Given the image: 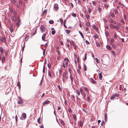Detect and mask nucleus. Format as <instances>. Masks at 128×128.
<instances>
[{
  "label": "nucleus",
  "instance_id": "obj_1",
  "mask_svg": "<svg viewBox=\"0 0 128 128\" xmlns=\"http://www.w3.org/2000/svg\"><path fill=\"white\" fill-rule=\"evenodd\" d=\"M67 78L66 72H64L63 74L62 77V79L63 82L67 80Z\"/></svg>",
  "mask_w": 128,
  "mask_h": 128
},
{
  "label": "nucleus",
  "instance_id": "obj_2",
  "mask_svg": "<svg viewBox=\"0 0 128 128\" xmlns=\"http://www.w3.org/2000/svg\"><path fill=\"white\" fill-rule=\"evenodd\" d=\"M118 94H116L112 96L110 98L111 100H114L116 99H118Z\"/></svg>",
  "mask_w": 128,
  "mask_h": 128
},
{
  "label": "nucleus",
  "instance_id": "obj_3",
  "mask_svg": "<svg viewBox=\"0 0 128 128\" xmlns=\"http://www.w3.org/2000/svg\"><path fill=\"white\" fill-rule=\"evenodd\" d=\"M26 113H23L21 117H20V118L21 120H25L26 118Z\"/></svg>",
  "mask_w": 128,
  "mask_h": 128
},
{
  "label": "nucleus",
  "instance_id": "obj_4",
  "mask_svg": "<svg viewBox=\"0 0 128 128\" xmlns=\"http://www.w3.org/2000/svg\"><path fill=\"white\" fill-rule=\"evenodd\" d=\"M40 29L42 32H44L45 30V27L44 25L41 26L40 27Z\"/></svg>",
  "mask_w": 128,
  "mask_h": 128
},
{
  "label": "nucleus",
  "instance_id": "obj_5",
  "mask_svg": "<svg viewBox=\"0 0 128 128\" xmlns=\"http://www.w3.org/2000/svg\"><path fill=\"white\" fill-rule=\"evenodd\" d=\"M1 42H2L5 43L6 42V38L4 37H1L0 38Z\"/></svg>",
  "mask_w": 128,
  "mask_h": 128
},
{
  "label": "nucleus",
  "instance_id": "obj_6",
  "mask_svg": "<svg viewBox=\"0 0 128 128\" xmlns=\"http://www.w3.org/2000/svg\"><path fill=\"white\" fill-rule=\"evenodd\" d=\"M64 61L65 62V64L66 66H68V62L69 61V60L68 58H65Z\"/></svg>",
  "mask_w": 128,
  "mask_h": 128
},
{
  "label": "nucleus",
  "instance_id": "obj_7",
  "mask_svg": "<svg viewBox=\"0 0 128 128\" xmlns=\"http://www.w3.org/2000/svg\"><path fill=\"white\" fill-rule=\"evenodd\" d=\"M50 102L49 101L46 100L42 104L44 106L46 104H49L50 103Z\"/></svg>",
  "mask_w": 128,
  "mask_h": 128
},
{
  "label": "nucleus",
  "instance_id": "obj_8",
  "mask_svg": "<svg viewBox=\"0 0 128 128\" xmlns=\"http://www.w3.org/2000/svg\"><path fill=\"white\" fill-rule=\"evenodd\" d=\"M19 100L18 102V103L19 104H23V102L22 100L20 98H18Z\"/></svg>",
  "mask_w": 128,
  "mask_h": 128
},
{
  "label": "nucleus",
  "instance_id": "obj_9",
  "mask_svg": "<svg viewBox=\"0 0 128 128\" xmlns=\"http://www.w3.org/2000/svg\"><path fill=\"white\" fill-rule=\"evenodd\" d=\"M54 9L56 10H57L58 8V5L57 4H56L54 5Z\"/></svg>",
  "mask_w": 128,
  "mask_h": 128
},
{
  "label": "nucleus",
  "instance_id": "obj_10",
  "mask_svg": "<svg viewBox=\"0 0 128 128\" xmlns=\"http://www.w3.org/2000/svg\"><path fill=\"white\" fill-rule=\"evenodd\" d=\"M46 36V34H44L42 35V40L44 41H45V37Z\"/></svg>",
  "mask_w": 128,
  "mask_h": 128
},
{
  "label": "nucleus",
  "instance_id": "obj_11",
  "mask_svg": "<svg viewBox=\"0 0 128 128\" xmlns=\"http://www.w3.org/2000/svg\"><path fill=\"white\" fill-rule=\"evenodd\" d=\"M3 50H4L3 48L2 47H0V52L1 53V54H2L3 53V52H4Z\"/></svg>",
  "mask_w": 128,
  "mask_h": 128
},
{
  "label": "nucleus",
  "instance_id": "obj_12",
  "mask_svg": "<svg viewBox=\"0 0 128 128\" xmlns=\"http://www.w3.org/2000/svg\"><path fill=\"white\" fill-rule=\"evenodd\" d=\"M99 78L100 80H102V72L99 74Z\"/></svg>",
  "mask_w": 128,
  "mask_h": 128
},
{
  "label": "nucleus",
  "instance_id": "obj_13",
  "mask_svg": "<svg viewBox=\"0 0 128 128\" xmlns=\"http://www.w3.org/2000/svg\"><path fill=\"white\" fill-rule=\"evenodd\" d=\"M29 38V36L28 35H27L26 36L25 38H24V40H26V41H27Z\"/></svg>",
  "mask_w": 128,
  "mask_h": 128
},
{
  "label": "nucleus",
  "instance_id": "obj_14",
  "mask_svg": "<svg viewBox=\"0 0 128 128\" xmlns=\"http://www.w3.org/2000/svg\"><path fill=\"white\" fill-rule=\"evenodd\" d=\"M5 61V59L4 56L2 58V63H3Z\"/></svg>",
  "mask_w": 128,
  "mask_h": 128
},
{
  "label": "nucleus",
  "instance_id": "obj_15",
  "mask_svg": "<svg viewBox=\"0 0 128 128\" xmlns=\"http://www.w3.org/2000/svg\"><path fill=\"white\" fill-rule=\"evenodd\" d=\"M114 42V40L113 38H111L110 39V44H112V43H113Z\"/></svg>",
  "mask_w": 128,
  "mask_h": 128
},
{
  "label": "nucleus",
  "instance_id": "obj_16",
  "mask_svg": "<svg viewBox=\"0 0 128 128\" xmlns=\"http://www.w3.org/2000/svg\"><path fill=\"white\" fill-rule=\"evenodd\" d=\"M98 10L99 13H101L102 12V8H98Z\"/></svg>",
  "mask_w": 128,
  "mask_h": 128
},
{
  "label": "nucleus",
  "instance_id": "obj_17",
  "mask_svg": "<svg viewBox=\"0 0 128 128\" xmlns=\"http://www.w3.org/2000/svg\"><path fill=\"white\" fill-rule=\"evenodd\" d=\"M67 34H69L70 32V30H65Z\"/></svg>",
  "mask_w": 128,
  "mask_h": 128
},
{
  "label": "nucleus",
  "instance_id": "obj_18",
  "mask_svg": "<svg viewBox=\"0 0 128 128\" xmlns=\"http://www.w3.org/2000/svg\"><path fill=\"white\" fill-rule=\"evenodd\" d=\"M41 118L40 117L37 120V122L39 124L41 123L40 121Z\"/></svg>",
  "mask_w": 128,
  "mask_h": 128
},
{
  "label": "nucleus",
  "instance_id": "obj_19",
  "mask_svg": "<svg viewBox=\"0 0 128 128\" xmlns=\"http://www.w3.org/2000/svg\"><path fill=\"white\" fill-rule=\"evenodd\" d=\"M47 11V10H44L43 11V12H42V14L43 15H44L45 14H46Z\"/></svg>",
  "mask_w": 128,
  "mask_h": 128
},
{
  "label": "nucleus",
  "instance_id": "obj_20",
  "mask_svg": "<svg viewBox=\"0 0 128 128\" xmlns=\"http://www.w3.org/2000/svg\"><path fill=\"white\" fill-rule=\"evenodd\" d=\"M106 47L107 49H108V50H110L111 49V47L110 46L108 45H107L106 46Z\"/></svg>",
  "mask_w": 128,
  "mask_h": 128
},
{
  "label": "nucleus",
  "instance_id": "obj_21",
  "mask_svg": "<svg viewBox=\"0 0 128 128\" xmlns=\"http://www.w3.org/2000/svg\"><path fill=\"white\" fill-rule=\"evenodd\" d=\"M76 94H77L78 95V96H79L80 95V92L79 90H76Z\"/></svg>",
  "mask_w": 128,
  "mask_h": 128
},
{
  "label": "nucleus",
  "instance_id": "obj_22",
  "mask_svg": "<svg viewBox=\"0 0 128 128\" xmlns=\"http://www.w3.org/2000/svg\"><path fill=\"white\" fill-rule=\"evenodd\" d=\"M13 19L14 22H16V17L15 16H13Z\"/></svg>",
  "mask_w": 128,
  "mask_h": 128
},
{
  "label": "nucleus",
  "instance_id": "obj_23",
  "mask_svg": "<svg viewBox=\"0 0 128 128\" xmlns=\"http://www.w3.org/2000/svg\"><path fill=\"white\" fill-rule=\"evenodd\" d=\"M91 81L93 84H95L96 82L94 81L92 78H91Z\"/></svg>",
  "mask_w": 128,
  "mask_h": 128
},
{
  "label": "nucleus",
  "instance_id": "obj_24",
  "mask_svg": "<svg viewBox=\"0 0 128 128\" xmlns=\"http://www.w3.org/2000/svg\"><path fill=\"white\" fill-rule=\"evenodd\" d=\"M109 34V33L108 31L106 32H105V35L106 36V37H107Z\"/></svg>",
  "mask_w": 128,
  "mask_h": 128
},
{
  "label": "nucleus",
  "instance_id": "obj_25",
  "mask_svg": "<svg viewBox=\"0 0 128 128\" xmlns=\"http://www.w3.org/2000/svg\"><path fill=\"white\" fill-rule=\"evenodd\" d=\"M79 33L80 34V35L83 38H84V37L83 35V34L81 32H80V31H79Z\"/></svg>",
  "mask_w": 128,
  "mask_h": 128
},
{
  "label": "nucleus",
  "instance_id": "obj_26",
  "mask_svg": "<svg viewBox=\"0 0 128 128\" xmlns=\"http://www.w3.org/2000/svg\"><path fill=\"white\" fill-rule=\"evenodd\" d=\"M94 38L96 39H97L98 38V36L97 34H95L94 36Z\"/></svg>",
  "mask_w": 128,
  "mask_h": 128
},
{
  "label": "nucleus",
  "instance_id": "obj_27",
  "mask_svg": "<svg viewBox=\"0 0 128 128\" xmlns=\"http://www.w3.org/2000/svg\"><path fill=\"white\" fill-rule=\"evenodd\" d=\"M84 89L87 92H89V90H88V89L87 88H86V87H84Z\"/></svg>",
  "mask_w": 128,
  "mask_h": 128
},
{
  "label": "nucleus",
  "instance_id": "obj_28",
  "mask_svg": "<svg viewBox=\"0 0 128 128\" xmlns=\"http://www.w3.org/2000/svg\"><path fill=\"white\" fill-rule=\"evenodd\" d=\"M86 17L87 19H89L90 18V16L88 14H86Z\"/></svg>",
  "mask_w": 128,
  "mask_h": 128
},
{
  "label": "nucleus",
  "instance_id": "obj_29",
  "mask_svg": "<svg viewBox=\"0 0 128 128\" xmlns=\"http://www.w3.org/2000/svg\"><path fill=\"white\" fill-rule=\"evenodd\" d=\"M79 124L80 126L82 127V121H80V122Z\"/></svg>",
  "mask_w": 128,
  "mask_h": 128
},
{
  "label": "nucleus",
  "instance_id": "obj_30",
  "mask_svg": "<svg viewBox=\"0 0 128 128\" xmlns=\"http://www.w3.org/2000/svg\"><path fill=\"white\" fill-rule=\"evenodd\" d=\"M80 92L81 94H83L84 92H83V91L82 90L81 88H80Z\"/></svg>",
  "mask_w": 128,
  "mask_h": 128
},
{
  "label": "nucleus",
  "instance_id": "obj_31",
  "mask_svg": "<svg viewBox=\"0 0 128 128\" xmlns=\"http://www.w3.org/2000/svg\"><path fill=\"white\" fill-rule=\"evenodd\" d=\"M86 53L84 55V57L83 58V59L84 60H85L86 59Z\"/></svg>",
  "mask_w": 128,
  "mask_h": 128
},
{
  "label": "nucleus",
  "instance_id": "obj_32",
  "mask_svg": "<svg viewBox=\"0 0 128 128\" xmlns=\"http://www.w3.org/2000/svg\"><path fill=\"white\" fill-rule=\"evenodd\" d=\"M70 43L72 45L74 46V42L73 41H70Z\"/></svg>",
  "mask_w": 128,
  "mask_h": 128
},
{
  "label": "nucleus",
  "instance_id": "obj_33",
  "mask_svg": "<svg viewBox=\"0 0 128 128\" xmlns=\"http://www.w3.org/2000/svg\"><path fill=\"white\" fill-rule=\"evenodd\" d=\"M49 22L50 24H52L54 23V21L52 20H51L49 21Z\"/></svg>",
  "mask_w": 128,
  "mask_h": 128
},
{
  "label": "nucleus",
  "instance_id": "obj_34",
  "mask_svg": "<svg viewBox=\"0 0 128 128\" xmlns=\"http://www.w3.org/2000/svg\"><path fill=\"white\" fill-rule=\"evenodd\" d=\"M72 15L74 17H76V14L75 13H72Z\"/></svg>",
  "mask_w": 128,
  "mask_h": 128
},
{
  "label": "nucleus",
  "instance_id": "obj_35",
  "mask_svg": "<svg viewBox=\"0 0 128 128\" xmlns=\"http://www.w3.org/2000/svg\"><path fill=\"white\" fill-rule=\"evenodd\" d=\"M10 30L11 32H12L13 30V29L12 27H10Z\"/></svg>",
  "mask_w": 128,
  "mask_h": 128
},
{
  "label": "nucleus",
  "instance_id": "obj_36",
  "mask_svg": "<svg viewBox=\"0 0 128 128\" xmlns=\"http://www.w3.org/2000/svg\"><path fill=\"white\" fill-rule=\"evenodd\" d=\"M73 118L74 119V120H76V116L75 114H73Z\"/></svg>",
  "mask_w": 128,
  "mask_h": 128
},
{
  "label": "nucleus",
  "instance_id": "obj_37",
  "mask_svg": "<svg viewBox=\"0 0 128 128\" xmlns=\"http://www.w3.org/2000/svg\"><path fill=\"white\" fill-rule=\"evenodd\" d=\"M17 20H18V22L17 23H18L20 24V20L19 19V17H18L16 18Z\"/></svg>",
  "mask_w": 128,
  "mask_h": 128
},
{
  "label": "nucleus",
  "instance_id": "obj_38",
  "mask_svg": "<svg viewBox=\"0 0 128 128\" xmlns=\"http://www.w3.org/2000/svg\"><path fill=\"white\" fill-rule=\"evenodd\" d=\"M82 96L84 98H85L86 97V94L84 92L83 94H82Z\"/></svg>",
  "mask_w": 128,
  "mask_h": 128
},
{
  "label": "nucleus",
  "instance_id": "obj_39",
  "mask_svg": "<svg viewBox=\"0 0 128 128\" xmlns=\"http://www.w3.org/2000/svg\"><path fill=\"white\" fill-rule=\"evenodd\" d=\"M60 122L63 125H64V122L62 120H60Z\"/></svg>",
  "mask_w": 128,
  "mask_h": 128
},
{
  "label": "nucleus",
  "instance_id": "obj_40",
  "mask_svg": "<svg viewBox=\"0 0 128 128\" xmlns=\"http://www.w3.org/2000/svg\"><path fill=\"white\" fill-rule=\"evenodd\" d=\"M114 28H115V29H116V30H118V26H114Z\"/></svg>",
  "mask_w": 128,
  "mask_h": 128
},
{
  "label": "nucleus",
  "instance_id": "obj_41",
  "mask_svg": "<svg viewBox=\"0 0 128 128\" xmlns=\"http://www.w3.org/2000/svg\"><path fill=\"white\" fill-rule=\"evenodd\" d=\"M95 60H96V63L98 64V63L99 62V61L98 60V59L97 58H95Z\"/></svg>",
  "mask_w": 128,
  "mask_h": 128
},
{
  "label": "nucleus",
  "instance_id": "obj_42",
  "mask_svg": "<svg viewBox=\"0 0 128 128\" xmlns=\"http://www.w3.org/2000/svg\"><path fill=\"white\" fill-rule=\"evenodd\" d=\"M110 27H111V28H114V26L112 25V24H110Z\"/></svg>",
  "mask_w": 128,
  "mask_h": 128
},
{
  "label": "nucleus",
  "instance_id": "obj_43",
  "mask_svg": "<svg viewBox=\"0 0 128 128\" xmlns=\"http://www.w3.org/2000/svg\"><path fill=\"white\" fill-rule=\"evenodd\" d=\"M48 74L49 76H50V77H51L52 76V74L49 71H48Z\"/></svg>",
  "mask_w": 128,
  "mask_h": 128
},
{
  "label": "nucleus",
  "instance_id": "obj_44",
  "mask_svg": "<svg viewBox=\"0 0 128 128\" xmlns=\"http://www.w3.org/2000/svg\"><path fill=\"white\" fill-rule=\"evenodd\" d=\"M59 20H60V22L61 23V24H62V22H63V20H62V19L61 18H60L59 19Z\"/></svg>",
  "mask_w": 128,
  "mask_h": 128
},
{
  "label": "nucleus",
  "instance_id": "obj_45",
  "mask_svg": "<svg viewBox=\"0 0 128 128\" xmlns=\"http://www.w3.org/2000/svg\"><path fill=\"white\" fill-rule=\"evenodd\" d=\"M84 70L85 71L86 69V66L85 64H84Z\"/></svg>",
  "mask_w": 128,
  "mask_h": 128
},
{
  "label": "nucleus",
  "instance_id": "obj_46",
  "mask_svg": "<svg viewBox=\"0 0 128 128\" xmlns=\"http://www.w3.org/2000/svg\"><path fill=\"white\" fill-rule=\"evenodd\" d=\"M55 33V32L54 30H52V34H54Z\"/></svg>",
  "mask_w": 128,
  "mask_h": 128
},
{
  "label": "nucleus",
  "instance_id": "obj_47",
  "mask_svg": "<svg viewBox=\"0 0 128 128\" xmlns=\"http://www.w3.org/2000/svg\"><path fill=\"white\" fill-rule=\"evenodd\" d=\"M17 85L20 88V83L19 82H18L17 83Z\"/></svg>",
  "mask_w": 128,
  "mask_h": 128
},
{
  "label": "nucleus",
  "instance_id": "obj_48",
  "mask_svg": "<svg viewBox=\"0 0 128 128\" xmlns=\"http://www.w3.org/2000/svg\"><path fill=\"white\" fill-rule=\"evenodd\" d=\"M16 24L17 26V28L20 26V24L18 23H16Z\"/></svg>",
  "mask_w": 128,
  "mask_h": 128
},
{
  "label": "nucleus",
  "instance_id": "obj_49",
  "mask_svg": "<svg viewBox=\"0 0 128 128\" xmlns=\"http://www.w3.org/2000/svg\"><path fill=\"white\" fill-rule=\"evenodd\" d=\"M47 66H48V67L49 68H50L51 67V65L50 64H47Z\"/></svg>",
  "mask_w": 128,
  "mask_h": 128
},
{
  "label": "nucleus",
  "instance_id": "obj_50",
  "mask_svg": "<svg viewBox=\"0 0 128 128\" xmlns=\"http://www.w3.org/2000/svg\"><path fill=\"white\" fill-rule=\"evenodd\" d=\"M11 1L12 2L13 4H14L16 2V1L15 0H11Z\"/></svg>",
  "mask_w": 128,
  "mask_h": 128
},
{
  "label": "nucleus",
  "instance_id": "obj_51",
  "mask_svg": "<svg viewBox=\"0 0 128 128\" xmlns=\"http://www.w3.org/2000/svg\"><path fill=\"white\" fill-rule=\"evenodd\" d=\"M88 11L89 13H90L91 12V10L90 8H88Z\"/></svg>",
  "mask_w": 128,
  "mask_h": 128
},
{
  "label": "nucleus",
  "instance_id": "obj_52",
  "mask_svg": "<svg viewBox=\"0 0 128 128\" xmlns=\"http://www.w3.org/2000/svg\"><path fill=\"white\" fill-rule=\"evenodd\" d=\"M86 26H89L90 25V23L89 22H88L86 23Z\"/></svg>",
  "mask_w": 128,
  "mask_h": 128
},
{
  "label": "nucleus",
  "instance_id": "obj_53",
  "mask_svg": "<svg viewBox=\"0 0 128 128\" xmlns=\"http://www.w3.org/2000/svg\"><path fill=\"white\" fill-rule=\"evenodd\" d=\"M111 16L112 18H114V15L113 13L111 14Z\"/></svg>",
  "mask_w": 128,
  "mask_h": 128
},
{
  "label": "nucleus",
  "instance_id": "obj_54",
  "mask_svg": "<svg viewBox=\"0 0 128 128\" xmlns=\"http://www.w3.org/2000/svg\"><path fill=\"white\" fill-rule=\"evenodd\" d=\"M92 3L94 5L96 6V2L95 1H92Z\"/></svg>",
  "mask_w": 128,
  "mask_h": 128
},
{
  "label": "nucleus",
  "instance_id": "obj_55",
  "mask_svg": "<svg viewBox=\"0 0 128 128\" xmlns=\"http://www.w3.org/2000/svg\"><path fill=\"white\" fill-rule=\"evenodd\" d=\"M114 38L116 39L117 38L116 35L115 34H114Z\"/></svg>",
  "mask_w": 128,
  "mask_h": 128
},
{
  "label": "nucleus",
  "instance_id": "obj_56",
  "mask_svg": "<svg viewBox=\"0 0 128 128\" xmlns=\"http://www.w3.org/2000/svg\"><path fill=\"white\" fill-rule=\"evenodd\" d=\"M114 12L115 13H116V14H117L118 13V10L116 9H115L114 10Z\"/></svg>",
  "mask_w": 128,
  "mask_h": 128
},
{
  "label": "nucleus",
  "instance_id": "obj_57",
  "mask_svg": "<svg viewBox=\"0 0 128 128\" xmlns=\"http://www.w3.org/2000/svg\"><path fill=\"white\" fill-rule=\"evenodd\" d=\"M92 27L93 28L95 29L96 28V27L94 24H93L92 25Z\"/></svg>",
  "mask_w": 128,
  "mask_h": 128
},
{
  "label": "nucleus",
  "instance_id": "obj_58",
  "mask_svg": "<svg viewBox=\"0 0 128 128\" xmlns=\"http://www.w3.org/2000/svg\"><path fill=\"white\" fill-rule=\"evenodd\" d=\"M103 20L104 21V22H106L107 20L106 19H105L104 18V19H103Z\"/></svg>",
  "mask_w": 128,
  "mask_h": 128
},
{
  "label": "nucleus",
  "instance_id": "obj_59",
  "mask_svg": "<svg viewBox=\"0 0 128 128\" xmlns=\"http://www.w3.org/2000/svg\"><path fill=\"white\" fill-rule=\"evenodd\" d=\"M36 29L35 30V31L34 32V33H33V34H32V35H34L36 33Z\"/></svg>",
  "mask_w": 128,
  "mask_h": 128
},
{
  "label": "nucleus",
  "instance_id": "obj_60",
  "mask_svg": "<svg viewBox=\"0 0 128 128\" xmlns=\"http://www.w3.org/2000/svg\"><path fill=\"white\" fill-rule=\"evenodd\" d=\"M77 72H78V73L80 74V71L79 70H77Z\"/></svg>",
  "mask_w": 128,
  "mask_h": 128
},
{
  "label": "nucleus",
  "instance_id": "obj_61",
  "mask_svg": "<svg viewBox=\"0 0 128 128\" xmlns=\"http://www.w3.org/2000/svg\"><path fill=\"white\" fill-rule=\"evenodd\" d=\"M65 64L64 63H62V66L64 68H65Z\"/></svg>",
  "mask_w": 128,
  "mask_h": 128
},
{
  "label": "nucleus",
  "instance_id": "obj_62",
  "mask_svg": "<svg viewBox=\"0 0 128 128\" xmlns=\"http://www.w3.org/2000/svg\"><path fill=\"white\" fill-rule=\"evenodd\" d=\"M96 45L98 46H100V44L96 42Z\"/></svg>",
  "mask_w": 128,
  "mask_h": 128
},
{
  "label": "nucleus",
  "instance_id": "obj_63",
  "mask_svg": "<svg viewBox=\"0 0 128 128\" xmlns=\"http://www.w3.org/2000/svg\"><path fill=\"white\" fill-rule=\"evenodd\" d=\"M112 47L114 48H115L116 46L114 44H112Z\"/></svg>",
  "mask_w": 128,
  "mask_h": 128
},
{
  "label": "nucleus",
  "instance_id": "obj_64",
  "mask_svg": "<svg viewBox=\"0 0 128 128\" xmlns=\"http://www.w3.org/2000/svg\"><path fill=\"white\" fill-rule=\"evenodd\" d=\"M123 17H124V18L125 20L126 19V16L125 15H124V16H123Z\"/></svg>",
  "mask_w": 128,
  "mask_h": 128
}]
</instances>
